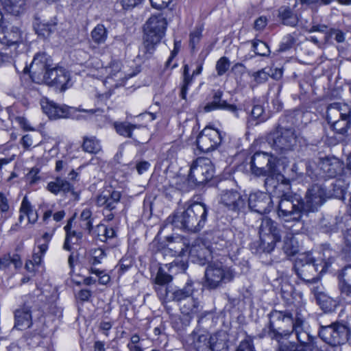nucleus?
Wrapping results in <instances>:
<instances>
[{
  "mask_svg": "<svg viewBox=\"0 0 351 351\" xmlns=\"http://www.w3.org/2000/svg\"><path fill=\"white\" fill-rule=\"evenodd\" d=\"M339 289L341 292L351 293V265L344 267L339 276Z\"/></svg>",
  "mask_w": 351,
  "mask_h": 351,
  "instance_id": "obj_33",
  "label": "nucleus"
},
{
  "mask_svg": "<svg viewBox=\"0 0 351 351\" xmlns=\"http://www.w3.org/2000/svg\"><path fill=\"white\" fill-rule=\"evenodd\" d=\"M319 169L324 177L334 178L341 171L342 164L337 158H326L320 160Z\"/></svg>",
  "mask_w": 351,
  "mask_h": 351,
  "instance_id": "obj_24",
  "label": "nucleus"
},
{
  "mask_svg": "<svg viewBox=\"0 0 351 351\" xmlns=\"http://www.w3.org/2000/svg\"><path fill=\"white\" fill-rule=\"evenodd\" d=\"M263 111H264L263 108L261 106L256 105L253 107V108L252 110V112H251L252 117H253L255 119H258V118L261 117V116L263 114Z\"/></svg>",
  "mask_w": 351,
  "mask_h": 351,
  "instance_id": "obj_59",
  "label": "nucleus"
},
{
  "mask_svg": "<svg viewBox=\"0 0 351 351\" xmlns=\"http://www.w3.org/2000/svg\"><path fill=\"white\" fill-rule=\"evenodd\" d=\"M334 38L337 43H343L345 40L344 34L342 31L336 29H330L326 32V40Z\"/></svg>",
  "mask_w": 351,
  "mask_h": 351,
  "instance_id": "obj_46",
  "label": "nucleus"
},
{
  "mask_svg": "<svg viewBox=\"0 0 351 351\" xmlns=\"http://www.w3.org/2000/svg\"><path fill=\"white\" fill-rule=\"evenodd\" d=\"M167 25L163 13L153 14L149 18L144 26L143 42L139 47L137 58L143 61L151 58L165 35Z\"/></svg>",
  "mask_w": 351,
  "mask_h": 351,
  "instance_id": "obj_6",
  "label": "nucleus"
},
{
  "mask_svg": "<svg viewBox=\"0 0 351 351\" xmlns=\"http://www.w3.org/2000/svg\"><path fill=\"white\" fill-rule=\"evenodd\" d=\"M172 279L171 275L167 274L162 267H160L155 278V282L158 286H163L169 283Z\"/></svg>",
  "mask_w": 351,
  "mask_h": 351,
  "instance_id": "obj_43",
  "label": "nucleus"
},
{
  "mask_svg": "<svg viewBox=\"0 0 351 351\" xmlns=\"http://www.w3.org/2000/svg\"><path fill=\"white\" fill-rule=\"evenodd\" d=\"M10 263L14 265L16 269H20L23 265L21 258L18 254H14L12 256L10 255Z\"/></svg>",
  "mask_w": 351,
  "mask_h": 351,
  "instance_id": "obj_57",
  "label": "nucleus"
},
{
  "mask_svg": "<svg viewBox=\"0 0 351 351\" xmlns=\"http://www.w3.org/2000/svg\"><path fill=\"white\" fill-rule=\"evenodd\" d=\"M38 173V169H32L29 173V177H31L30 178V183L31 184H35L36 182H37L38 180H39L40 178L38 176H37Z\"/></svg>",
  "mask_w": 351,
  "mask_h": 351,
  "instance_id": "obj_61",
  "label": "nucleus"
},
{
  "mask_svg": "<svg viewBox=\"0 0 351 351\" xmlns=\"http://www.w3.org/2000/svg\"><path fill=\"white\" fill-rule=\"evenodd\" d=\"M230 67V61L226 57L221 58L216 64V70L219 75H223Z\"/></svg>",
  "mask_w": 351,
  "mask_h": 351,
  "instance_id": "obj_45",
  "label": "nucleus"
},
{
  "mask_svg": "<svg viewBox=\"0 0 351 351\" xmlns=\"http://www.w3.org/2000/svg\"><path fill=\"white\" fill-rule=\"evenodd\" d=\"M233 278L232 271L224 267L221 262H210L204 272L203 286L208 289H215L222 283L230 282Z\"/></svg>",
  "mask_w": 351,
  "mask_h": 351,
  "instance_id": "obj_10",
  "label": "nucleus"
},
{
  "mask_svg": "<svg viewBox=\"0 0 351 351\" xmlns=\"http://www.w3.org/2000/svg\"><path fill=\"white\" fill-rule=\"evenodd\" d=\"M312 337L309 335V338L306 342H300V344H296L294 342H287L280 343L279 351H319L311 340Z\"/></svg>",
  "mask_w": 351,
  "mask_h": 351,
  "instance_id": "obj_28",
  "label": "nucleus"
},
{
  "mask_svg": "<svg viewBox=\"0 0 351 351\" xmlns=\"http://www.w3.org/2000/svg\"><path fill=\"white\" fill-rule=\"evenodd\" d=\"M69 165L67 160H58L56 162L55 171L59 173L54 181L47 184V189L54 195L60 192L67 193L73 191V185L62 176L69 170Z\"/></svg>",
  "mask_w": 351,
  "mask_h": 351,
  "instance_id": "obj_14",
  "label": "nucleus"
},
{
  "mask_svg": "<svg viewBox=\"0 0 351 351\" xmlns=\"http://www.w3.org/2000/svg\"><path fill=\"white\" fill-rule=\"evenodd\" d=\"M51 59L45 53H37L29 67L25 66L24 73H30L32 80L37 84L45 82L49 86H55L61 90L67 88L70 81L69 72L62 67L52 68Z\"/></svg>",
  "mask_w": 351,
  "mask_h": 351,
  "instance_id": "obj_3",
  "label": "nucleus"
},
{
  "mask_svg": "<svg viewBox=\"0 0 351 351\" xmlns=\"http://www.w3.org/2000/svg\"><path fill=\"white\" fill-rule=\"evenodd\" d=\"M283 250L285 251V252L288 255V256H293L295 255L297 252H298V250H297V247H290L289 246V244L287 243H286L283 247Z\"/></svg>",
  "mask_w": 351,
  "mask_h": 351,
  "instance_id": "obj_62",
  "label": "nucleus"
},
{
  "mask_svg": "<svg viewBox=\"0 0 351 351\" xmlns=\"http://www.w3.org/2000/svg\"><path fill=\"white\" fill-rule=\"evenodd\" d=\"M26 0H7L5 2V8L8 12L14 15H18L25 4Z\"/></svg>",
  "mask_w": 351,
  "mask_h": 351,
  "instance_id": "obj_40",
  "label": "nucleus"
},
{
  "mask_svg": "<svg viewBox=\"0 0 351 351\" xmlns=\"http://www.w3.org/2000/svg\"><path fill=\"white\" fill-rule=\"evenodd\" d=\"M14 328L18 330H25L32 324L31 311L29 307L23 306L14 312Z\"/></svg>",
  "mask_w": 351,
  "mask_h": 351,
  "instance_id": "obj_26",
  "label": "nucleus"
},
{
  "mask_svg": "<svg viewBox=\"0 0 351 351\" xmlns=\"http://www.w3.org/2000/svg\"><path fill=\"white\" fill-rule=\"evenodd\" d=\"M242 234L239 232L234 234L232 231L226 230L221 236L214 239L213 242L206 245L201 241H197L189 248V254L193 262L204 265L210 263L213 254L226 249L228 252H237L242 245Z\"/></svg>",
  "mask_w": 351,
  "mask_h": 351,
  "instance_id": "obj_4",
  "label": "nucleus"
},
{
  "mask_svg": "<svg viewBox=\"0 0 351 351\" xmlns=\"http://www.w3.org/2000/svg\"><path fill=\"white\" fill-rule=\"evenodd\" d=\"M98 240L105 242L108 239H111L114 236V230L113 228H108L104 224H99L94 230H92L91 233Z\"/></svg>",
  "mask_w": 351,
  "mask_h": 351,
  "instance_id": "obj_34",
  "label": "nucleus"
},
{
  "mask_svg": "<svg viewBox=\"0 0 351 351\" xmlns=\"http://www.w3.org/2000/svg\"><path fill=\"white\" fill-rule=\"evenodd\" d=\"M202 32V28L201 27H196L190 34V45L193 49L195 48V45L199 42Z\"/></svg>",
  "mask_w": 351,
  "mask_h": 351,
  "instance_id": "obj_47",
  "label": "nucleus"
},
{
  "mask_svg": "<svg viewBox=\"0 0 351 351\" xmlns=\"http://www.w3.org/2000/svg\"><path fill=\"white\" fill-rule=\"evenodd\" d=\"M121 193L112 189L104 190L97 197V204L104 206L108 210H112L121 199Z\"/></svg>",
  "mask_w": 351,
  "mask_h": 351,
  "instance_id": "obj_23",
  "label": "nucleus"
},
{
  "mask_svg": "<svg viewBox=\"0 0 351 351\" xmlns=\"http://www.w3.org/2000/svg\"><path fill=\"white\" fill-rule=\"evenodd\" d=\"M222 134L218 130L206 127L197 138V148L202 152H208L217 148L222 141Z\"/></svg>",
  "mask_w": 351,
  "mask_h": 351,
  "instance_id": "obj_16",
  "label": "nucleus"
},
{
  "mask_svg": "<svg viewBox=\"0 0 351 351\" xmlns=\"http://www.w3.org/2000/svg\"><path fill=\"white\" fill-rule=\"evenodd\" d=\"M326 119L333 130L344 134L350 127L351 110L346 104H330L327 108Z\"/></svg>",
  "mask_w": 351,
  "mask_h": 351,
  "instance_id": "obj_8",
  "label": "nucleus"
},
{
  "mask_svg": "<svg viewBox=\"0 0 351 351\" xmlns=\"http://www.w3.org/2000/svg\"><path fill=\"white\" fill-rule=\"evenodd\" d=\"M56 23H45L38 25V33L44 37L49 36L56 29Z\"/></svg>",
  "mask_w": 351,
  "mask_h": 351,
  "instance_id": "obj_44",
  "label": "nucleus"
},
{
  "mask_svg": "<svg viewBox=\"0 0 351 351\" xmlns=\"http://www.w3.org/2000/svg\"><path fill=\"white\" fill-rule=\"evenodd\" d=\"M268 141L273 149L277 151H290L296 145L297 136L293 128L278 126L270 132Z\"/></svg>",
  "mask_w": 351,
  "mask_h": 351,
  "instance_id": "obj_11",
  "label": "nucleus"
},
{
  "mask_svg": "<svg viewBox=\"0 0 351 351\" xmlns=\"http://www.w3.org/2000/svg\"><path fill=\"white\" fill-rule=\"evenodd\" d=\"M20 210L25 214L29 223H34L37 221L38 215L36 212L33 210L32 206L26 196L22 200Z\"/></svg>",
  "mask_w": 351,
  "mask_h": 351,
  "instance_id": "obj_38",
  "label": "nucleus"
},
{
  "mask_svg": "<svg viewBox=\"0 0 351 351\" xmlns=\"http://www.w3.org/2000/svg\"><path fill=\"white\" fill-rule=\"evenodd\" d=\"M159 298L164 302L176 301L179 305L182 304L192 295H193L194 289L191 282H187L186 285L179 289H176L170 292L168 289L158 287L155 288Z\"/></svg>",
  "mask_w": 351,
  "mask_h": 351,
  "instance_id": "obj_17",
  "label": "nucleus"
},
{
  "mask_svg": "<svg viewBox=\"0 0 351 351\" xmlns=\"http://www.w3.org/2000/svg\"><path fill=\"white\" fill-rule=\"evenodd\" d=\"M82 238V233L81 232L73 231L72 233H69L65 237L63 249L66 251H71L72 245L78 244Z\"/></svg>",
  "mask_w": 351,
  "mask_h": 351,
  "instance_id": "obj_39",
  "label": "nucleus"
},
{
  "mask_svg": "<svg viewBox=\"0 0 351 351\" xmlns=\"http://www.w3.org/2000/svg\"><path fill=\"white\" fill-rule=\"evenodd\" d=\"M196 351H226L225 343L219 342L216 335H212L209 338L207 335H199L193 343Z\"/></svg>",
  "mask_w": 351,
  "mask_h": 351,
  "instance_id": "obj_20",
  "label": "nucleus"
},
{
  "mask_svg": "<svg viewBox=\"0 0 351 351\" xmlns=\"http://www.w3.org/2000/svg\"><path fill=\"white\" fill-rule=\"evenodd\" d=\"M77 295H78V298L80 300H82L83 302H86V301H88L89 300V298H90L91 292H90V291H89L88 289H82L81 291H80Z\"/></svg>",
  "mask_w": 351,
  "mask_h": 351,
  "instance_id": "obj_60",
  "label": "nucleus"
},
{
  "mask_svg": "<svg viewBox=\"0 0 351 351\" xmlns=\"http://www.w3.org/2000/svg\"><path fill=\"white\" fill-rule=\"evenodd\" d=\"M253 51L257 56H267L270 53L268 45L261 40H254L252 41Z\"/></svg>",
  "mask_w": 351,
  "mask_h": 351,
  "instance_id": "obj_41",
  "label": "nucleus"
},
{
  "mask_svg": "<svg viewBox=\"0 0 351 351\" xmlns=\"http://www.w3.org/2000/svg\"><path fill=\"white\" fill-rule=\"evenodd\" d=\"M107 74L106 80H114L119 82L123 77V73L121 71V64L117 62H112L109 66L103 69Z\"/></svg>",
  "mask_w": 351,
  "mask_h": 351,
  "instance_id": "obj_36",
  "label": "nucleus"
},
{
  "mask_svg": "<svg viewBox=\"0 0 351 351\" xmlns=\"http://www.w3.org/2000/svg\"><path fill=\"white\" fill-rule=\"evenodd\" d=\"M319 335L326 343L337 346L348 341L349 330L345 324L336 322L328 326H322Z\"/></svg>",
  "mask_w": 351,
  "mask_h": 351,
  "instance_id": "obj_13",
  "label": "nucleus"
},
{
  "mask_svg": "<svg viewBox=\"0 0 351 351\" xmlns=\"http://www.w3.org/2000/svg\"><path fill=\"white\" fill-rule=\"evenodd\" d=\"M278 17L286 25L294 27L298 22L297 16L293 13L291 9L286 5L281 6L278 9Z\"/></svg>",
  "mask_w": 351,
  "mask_h": 351,
  "instance_id": "obj_31",
  "label": "nucleus"
},
{
  "mask_svg": "<svg viewBox=\"0 0 351 351\" xmlns=\"http://www.w3.org/2000/svg\"><path fill=\"white\" fill-rule=\"evenodd\" d=\"M40 106L43 112L51 119L66 118L69 115V108L60 106L47 98L40 100Z\"/></svg>",
  "mask_w": 351,
  "mask_h": 351,
  "instance_id": "obj_21",
  "label": "nucleus"
},
{
  "mask_svg": "<svg viewBox=\"0 0 351 351\" xmlns=\"http://www.w3.org/2000/svg\"><path fill=\"white\" fill-rule=\"evenodd\" d=\"M94 351H105V343L101 341H96L94 343Z\"/></svg>",
  "mask_w": 351,
  "mask_h": 351,
  "instance_id": "obj_64",
  "label": "nucleus"
},
{
  "mask_svg": "<svg viewBox=\"0 0 351 351\" xmlns=\"http://www.w3.org/2000/svg\"><path fill=\"white\" fill-rule=\"evenodd\" d=\"M170 1L171 0H150L152 7L156 9L166 8Z\"/></svg>",
  "mask_w": 351,
  "mask_h": 351,
  "instance_id": "obj_54",
  "label": "nucleus"
},
{
  "mask_svg": "<svg viewBox=\"0 0 351 351\" xmlns=\"http://www.w3.org/2000/svg\"><path fill=\"white\" fill-rule=\"evenodd\" d=\"M208 209L203 203L194 202L186 209L178 210L167 218L174 227L190 232H197L205 226Z\"/></svg>",
  "mask_w": 351,
  "mask_h": 351,
  "instance_id": "obj_5",
  "label": "nucleus"
},
{
  "mask_svg": "<svg viewBox=\"0 0 351 351\" xmlns=\"http://www.w3.org/2000/svg\"><path fill=\"white\" fill-rule=\"evenodd\" d=\"M330 195L326 187L318 183L308 189L305 202L295 194H282L278 204V217L291 234H299L304 227L303 214L317 210Z\"/></svg>",
  "mask_w": 351,
  "mask_h": 351,
  "instance_id": "obj_1",
  "label": "nucleus"
},
{
  "mask_svg": "<svg viewBox=\"0 0 351 351\" xmlns=\"http://www.w3.org/2000/svg\"><path fill=\"white\" fill-rule=\"evenodd\" d=\"M82 149L84 152L90 154H97L101 149L99 141L95 136H84Z\"/></svg>",
  "mask_w": 351,
  "mask_h": 351,
  "instance_id": "obj_35",
  "label": "nucleus"
},
{
  "mask_svg": "<svg viewBox=\"0 0 351 351\" xmlns=\"http://www.w3.org/2000/svg\"><path fill=\"white\" fill-rule=\"evenodd\" d=\"M113 127L118 134L125 138H132V132L135 129H140L141 125L132 124L128 121H114Z\"/></svg>",
  "mask_w": 351,
  "mask_h": 351,
  "instance_id": "obj_30",
  "label": "nucleus"
},
{
  "mask_svg": "<svg viewBox=\"0 0 351 351\" xmlns=\"http://www.w3.org/2000/svg\"><path fill=\"white\" fill-rule=\"evenodd\" d=\"M214 173L215 168L211 160L199 157L191 165L189 180L195 184H203L210 180Z\"/></svg>",
  "mask_w": 351,
  "mask_h": 351,
  "instance_id": "obj_12",
  "label": "nucleus"
},
{
  "mask_svg": "<svg viewBox=\"0 0 351 351\" xmlns=\"http://www.w3.org/2000/svg\"><path fill=\"white\" fill-rule=\"evenodd\" d=\"M265 180V187L269 193H276V190L280 189L284 183L285 178L278 170L274 169V173H268Z\"/></svg>",
  "mask_w": 351,
  "mask_h": 351,
  "instance_id": "obj_29",
  "label": "nucleus"
},
{
  "mask_svg": "<svg viewBox=\"0 0 351 351\" xmlns=\"http://www.w3.org/2000/svg\"><path fill=\"white\" fill-rule=\"evenodd\" d=\"M44 255L40 254L38 252H35L32 256V261L35 265H39L42 261Z\"/></svg>",
  "mask_w": 351,
  "mask_h": 351,
  "instance_id": "obj_63",
  "label": "nucleus"
},
{
  "mask_svg": "<svg viewBox=\"0 0 351 351\" xmlns=\"http://www.w3.org/2000/svg\"><path fill=\"white\" fill-rule=\"evenodd\" d=\"M332 261L329 258L324 265L315 263L314 258L309 252L299 254L294 264L297 275L308 284H317L320 280V274L326 271Z\"/></svg>",
  "mask_w": 351,
  "mask_h": 351,
  "instance_id": "obj_7",
  "label": "nucleus"
},
{
  "mask_svg": "<svg viewBox=\"0 0 351 351\" xmlns=\"http://www.w3.org/2000/svg\"><path fill=\"white\" fill-rule=\"evenodd\" d=\"M202 70V66H199L196 70L193 71V74L191 76L189 74V66L187 64H185L184 66V80H183V84L181 87L180 90V97L183 99H186V96L188 90L189 86L192 83L193 77L194 75H197L201 73Z\"/></svg>",
  "mask_w": 351,
  "mask_h": 351,
  "instance_id": "obj_32",
  "label": "nucleus"
},
{
  "mask_svg": "<svg viewBox=\"0 0 351 351\" xmlns=\"http://www.w3.org/2000/svg\"><path fill=\"white\" fill-rule=\"evenodd\" d=\"M10 204L7 197L0 192V212L6 213L9 210Z\"/></svg>",
  "mask_w": 351,
  "mask_h": 351,
  "instance_id": "obj_51",
  "label": "nucleus"
},
{
  "mask_svg": "<svg viewBox=\"0 0 351 351\" xmlns=\"http://www.w3.org/2000/svg\"><path fill=\"white\" fill-rule=\"evenodd\" d=\"M202 307L197 299L193 295L181 304H180V310L181 313L186 316L189 320L197 315L201 311Z\"/></svg>",
  "mask_w": 351,
  "mask_h": 351,
  "instance_id": "obj_27",
  "label": "nucleus"
},
{
  "mask_svg": "<svg viewBox=\"0 0 351 351\" xmlns=\"http://www.w3.org/2000/svg\"><path fill=\"white\" fill-rule=\"evenodd\" d=\"M267 25V19L264 16H261L257 19L254 22V28L256 30L263 29Z\"/></svg>",
  "mask_w": 351,
  "mask_h": 351,
  "instance_id": "obj_58",
  "label": "nucleus"
},
{
  "mask_svg": "<svg viewBox=\"0 0 351 351\" xmlns=\"http://www.w3.org/2000/svg\"><path fill=\"white\" fill-rule=\"evenodd\" d=\"M269 325L258 335L260 339L269 337L278 344L282 339H287L294 333L299 342H306L309 333L304 328V319L300 313L293 317L289 311L273 310L268 315Z\"/></svg>",
  "mask_w": 351,
  "mask_h": 351,
  "instance_id": "obj_2",
  "label": "nucleus"
},
{
  "mask_svg": "<svg viewBox=\"0 0 351 351\" xmlns=\"http://www.w3.org/2000/svg\"><path fill=\"white\" fill-rule=\"evenodd\" d=\"M222 92L217 91L213 96V101L204 106L205 112H210L216 109L228 110L238 117L239 108L236 105L228 104L226 101L221 99Z\"/></svg>",
  "mask_w": 351,
  "mask_h": 351,
  "instance_id": "obj_25",
  "label": "nucleus"
},
{
  "mask_svg": "<svg viewBox=\"0 0 351 351\" xmlns=\"http://www.w3.org/2000/svg\"><path fill=\"white\" fill-rule=\"evenodd\" d=\"M219 202L229 210L239 212L245 207L246 199L236 190H225L221 193Z\"/></svg>",
  "mask_w": 351,
  "mask_h": 351,
  "instance_id": "obj_18",
  "label": "nucleus"
},
{
  "mask_svg": "<svg viewBox=\"0 0 351 351\" xmlns=\"http://www.w3.org/2000/svg\"><path fill=\"white\" fill-rule=\"evenodd\" d=\"M10 254L3 255L0 258V269L3 270L10 265Z\"/></svg>",
  "mask_w": 351,
  "mask_h": 351,
  "instance_id": "obj_55",
  "label": "nucleus"
},
{
  "mask_svg": "<svg viewBox=\"0 0 351 351\" xmlns=\"http://www.w3.org/2000/svg\"><path fill=\"white\" fill-rule=\"evenodd\" d=\"M258 250L270 253L274 250L276 243L281 240L280 230L276 221L265 217L261 220L258 229Z\"/></svg>",
  "mask_w": 351,
  "mask_h": 351,
  "instance_id": "obj_9",
  "label": "nucleus"
},
{
  "mask_svg": "<svg viewBox=\"0 0 351 351\" xmlns=\"http://www.w3.org/2000/svg\"><path fill=\"white\" fill-rule=\"evenodd\" d=\"M249 208L258 213L265 214L270 211L272 200L267 193L254 192L250 193L248 198Z\"/></svg>",
  "mask_w": 351,
  "mask_h": 351,
  "instance_id": "obj_19",
  "label": "nucleus"
},
{
  "mask_svg": "<svg viewBox=\"0 0 351 351\" xmlns=\"http://www.w3.org/2000/svg\"><path fill=\"white\" fill-rule=\"evenodd\" d=\"M106 256L105 252L101 249H95L93 252V257L91 258V263L93 265L99 264L101 263V259Z\"/></svg>",
  "mask_w": 351,
  "mask_h": 351,
  "instance_id": "obj_48",
  "label": "nucleus"
},
{
  "mask_svg": "<svg viewBox=\"0 0 351 351\" xmlns=\"http://www.w3.org/2000/svg\"><path fill=\"white\" fill-rule=\"evenodd\" d=\"M252 76L257 83L261 84L267 80L269 74L264 69H262L257 72H254Z\"/></svg>",
  "mask_w": 351,
  "mask_h": 351,
  "instance_id": "obj_49",
  "label": "nucleus"
},
{
  "mask_svg": "<svg viewBox=\"0 0 351 351\" xmlns=\"http://www.w3.org/2000/svg\"><path fill=\"white\" fill-rule=\"evenodd\" d=\"M150 167V163L145 160L139 161L136 164V169L139 175L144 173Z\"/></svg>",
  "mask_w": 351,
  "mask_h": 351,
  "instance_id": "obj_52",
  "label": "nucleus"
},
{
  "mask_svg": "<svg viewBox=\"0 0 351 351\" xmlns=\"http://www.w3.org/2000/svg\"><path fill=\"white\" fill-rule=\"evenodd\" d=\"M21 143L25 149H29L33 145V138L30 134L24 135L21 139Z\"/></svg>",
  "mask_w": 351,
  "mask_h": 351,
  "instance_id": "obj_53",
  "label": "nucleus"
},
{
  "mask_svg": "<svg viewBox=\"0 0 351 351\" xmlns=\"http://www.w3.org/2000/svg\"><path fill=\"white\" fill-rule=\"evenodd\" d=\"M80 219L82 222V227L88 230L89 233H91L93 230V218L90 210L88 208L83 210L80 215Z\"/></svg>",
  "mask_w": 351,
  "mask_h": 351,
  "instance_id": "obj_42",
  "label": "nucleus"
},
{
  "mask_svg": "<svg viewBox=\"0 0 351 351\" xmlns=\"http://www.w3.org/2000/svg\"><path fill=\"white\" fill-rule=\"evenodd\" d=\"M21 42V33L19 29L12 25H0V43L3 45H16Z\"/></svg>",
  "mask_w": 351,
  "mask_h": 351,
  "instance_id": "obj_22",
  "label": "nucleus"
},
{
  "mask_svg": "<svg viewBox=\"0 0 351 351\" xmlns=\"http://www.w3.org/2000/svg\"><path fill=\"white\" fill-rule=\"evenodd\" d=\"M93 41L98 45L103 44L108 38V31L102 24H98L90 33Z\"/></svg>",
  "mask_w": 351,
  "mask_h": 351,
  "instance_id": "obj_37",
  "label": "nucleus"
},
{
  "mask_svg": "<svg viewBox=\"0 0 351 351\" xmlns=\"http://www.w3.org/2000/svg\"><path fill=\"white\" fill-rule=\"evenodd\" d=\"M143 0H117L123 9H130L140 4Z\"/></svg>",
  "mask_w": 351,
  "mask_h": 351,
  "instance_id": "obj_50",
  "label": "nucleus"
},
{
  "mask_svg": "<svg viewBox=\"0 0 351 351\" xmlns=\"http://www.w3.org/2000/svg\"><path fill=\"white\" fill-rule=\"evenodd\" d=\"M253 347L250 341L247 340L242 341L236 351H252Z\"/></svg>",
  "mask_w": 351,
  "mask_h": 351,
  "instance_id": "obj_56",
  "label": "nucleus"
},
{
  "mask_svg": "<svg viewBox=\"0 0 351 351\" xmlns=\"http://www.w3.org/2000/svg\"><path fill=\"white\" fill-rule=\"evenodd\" d=\"M277 167L275 158L266 152H256L250 161V170L256 176H266L268 173H274Z\"/></svg>",
  "mask_w": 351,
  "mask_h": 351,
  "instance_id": "obj_15",
  "label": "nucleus"
}]
</instances>
